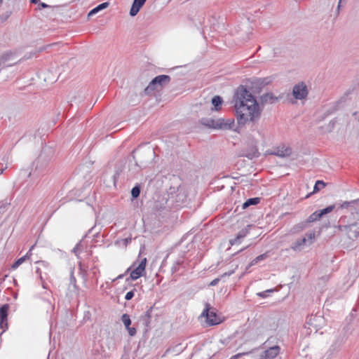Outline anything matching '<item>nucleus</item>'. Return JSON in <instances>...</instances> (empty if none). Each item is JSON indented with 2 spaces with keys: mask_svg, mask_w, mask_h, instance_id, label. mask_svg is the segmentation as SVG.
<instances>
[{
  "mask_svg": "<svg viewBox=\"0 0 359 359\" xmlns=\"http://www.w3.org/2000/svg\"><path fill=\"white\" fill-rule=\"evenodd\" d=\"M358 231H354L353 235H350L349 236L351 238V237H353V238H357L358 236H359V227L358 228Z\"/></svg>",
  "mask_w": 359,
  "mask_h": 359,
  "instance_id": "obj_29",
  "label": "nucleus"
},
{
  "mask_svg": "<svg viewBox=\"0 0 359 359\" xmlns=\"http://www.w3.org/2000/svg\"><path fill=\"white\" fill-rule=\"evenodd\" d=\"M292 153V150L290 147L282 146L281 147H278L274 152V154L280 157L289 156Z\"/></svg>",
  "mask_w": 359,
  "mask_h": 359,
  "instance_id": "obj_13",
  "label": "nucleus"
},
{
  "mask_svg": "<svg viewBox=\"0 0 359 359\" xmlns=\"http://www.w3.org/2000/svg\"><path fill=\"white\" fill-rule=\"evenodd\" d=\"M334 208V205H330L323 210H316L309 217L308 221L313 222L319 220L324 215L331 212Z\"/></svg>",
  "mask_w": 359,
  "mask_h": 359,
  "instance_id": "obj_8",
  "label": "nucleus"
},
{
  "mask_svg": "<svg viewBox=\"0 0 359 359\" xmlns=\"http://www.w3.org/2000/svg\"><path fill=\"white\" fill-rule=\"evenodd\" d=\"M235 115L238 126L249 122H257L262 114V108L252 94L245 88L239 87L233 98Z\"/></svg>",
  "mask_w": 359,
  "mask_h": 359,
  "instance_id": "obj_1",
  "label": "nucleus"
},
{
  "mask_svg": "<svg viewBox=\"0 0 359 359\" xmlns=\"http://www.w3.org/2000/svg\"><path fill=\"white\" fill-rule=\"evenodd\" d=\"M133 297H134V292L130 291L126 293V294L125 296V299L126 300H130Z\"/></svg>",
  "mask_w": 359,
  "mask_h": 359,
  "instance_id": "obj_26",
  "label": "nucleus"
},
{
  "mask_svg": "<svg viewBox=\"0 0 359 359\" xmlns=\"http://www.w3.org/2000/svg\"><path fill=\"white\" fill-rule=\"evenodd\" d=\"M355 226H356V225H355V224H349V225L344 226V229L346 231H348V232L349 233L350 231H352V229H353V228H355Z\"/></svg>",
  "mask_w": 359,
  "mask_h": 359,
  "instance_id": "obj_25",
  "label": "nucleus"
},
{
  "mask_svg": "<svg viewBox=\"0 0 359 359\" xmlns=\"http://www.w3.org/2000/svg\"><path fill=\"white\" fill-rule=\"evenodd\" d=\"M233 130L236 131V132H239L238 128L233 129Z\"/></svg>",
  "mask_w": 359,
  "mask_h": 359,
  "instance_id": "obj_35",
  "label": "nucleus"
},
{
  "mask_svg": "<svg viewBox=\"0 0 359 359\" xmlns=\"http://www.w3.org/2000/svg\"><path fill=\"white\" fill-rule=\"evenodd\" d=\"M40 5H41V7H43V8H46V7H48V5H47V4H46L45 3H41Z\"/></svg>",
  "mask_w": 359,
  "mask_h": 359,
  "instance_id": "obj_32",
  "label": "nucleus"
},
{
  "mask_svg": "<svg viewBox=\"0 0 359 359\" xmlns=\"http://www.w3.org/2000/svg\"><path fill=\"white\" fill-rule=\"evenodd\" d=\"M235 125L234 118H217V130H231Z\"/></svg>",
  "mask_w": 359,
  "mask_h": 359,
  "instance_id": "obj_7",
  "label": "nucleus"
},
{
  "mask_svg": "<svg viewBox=\"0 0 359 359\" xmlns=\"http://www.w3.org/2000/svg\"><path fill=\"white\" fill-rule=\"evenodd\" d=\"M308 240H310L311 241H312L313 240H314L315 238V232L314 231H311V232H309L306 234Z\"/></svg>",
  "mask_w": 359,
  "mask_h": 359,
  "instance_id": "obj_24",
  "label": "nucleus"
},
{
  "mask_svg": "<svg viewBox=\"0 0 359 359\" xmlns=\"http://www.w3.org/2000/svg\"><path fill=\"white\" fill-rule=\"evenodd\" d=\"M130 270H131V267L128 268V269H127V271H126V272H128V271H130Z\"/></svg>",
  "mask_w": 359,
  "mask_h": 359,
  "instance_id": "obj_36",
  "label": "nucleus"
},
{
  "mask_svg": "<svg viewBox=\"0 0 359 359\" xmlns=\"http://www.w3.org/2000/svg\"><path fill=\"white\" fill-rule=\"evenodd\" d=\"M202 125L212 129H216L217 119L203 118L201 120Z\"/></svg>",
  "mask_w": 359,
  "mask_h": 359,
  "instance_id": "obj_14",
  "label": "nucleus"
},
{
  "mask_svg": "<svg viewBox=\"0 0 359 359\" xmlns=\"http://www.w3.org/2000/svg\"><path fill=\"white\" fill-rule=\"evenodd\" d=\"M39 0H31V2L33 3V4H36L38 3Z\"/></svg>",
  "mask_w": 359,
  "mask_h": 359,
  "instance_id": "obj_34",
  "label": "nucleus"
},
{
  "mask_svg": "<svg viewBox=\"0 0 359 359\" xmlns=\"http://www.w3.org/2000/svg\"><path fill=\"white\" fill-rule=\"evenodd\" d=\"M123 276H124V275H123V274H121V275H119V276L116 278V279H121V278H123Z\"/></svg>",
  "mask_w": 359,
  "mask_h": 359,
  "instance_id": "obj_33",
  "label": "nucleus"
},
{
  "mask_svg": "<svg viewBox=\"0 0 359 359\" xmlns=\"http://www.w3.org/2000/svg\"><path fill=\"white\" fill-rule=\"evenodd\" d=\"M25 257H22L20 258H19L18 260H16L12 265L11 268L13 269H16L20 265H21L25 261Z\"/></svg>",
  "mask_w": 359,
  "mask_h": 359,
  "instance_id": "obj_21",
  "label": "nucleus"
},
{
  "mask_svg": "<svg viewBox=\"0 0 359 359\" xmlns=\"http://www.w3.org/2000/svg\"><path fill=\"white\" fill-rule=\"evenodd\" d=\"M306 241L307 239L306 238L297 240L292 244L291 248L294 251L299 250L302 246L306 245Z\"/></svg>",
  "mask_w": 359,
  "mask_h": 359,
  "instance_id": "obj_16",
  "label": "nucleus"
},
{
  "mask_svg": "<svg viewBox=\"0 0 359 359\" xmlns=\"http://www.w3.org/2000/svg\"><path fill=\"white\" fill-rule=\"evenodd\" d=\"M201 316L205 317L206 323L209 326L218 325L222 322L220 317L217 315L215 309H212L209 304L205 305V309Z\"/></svg>",
  "mask_w": 359,
  "mask_h": 359,
  "instance_id": "obj_2",
  "label": "nucleus"
},
{
  "mask_svg": "<svg viewBox=\"0 0 359 359\" xmlns=\"http://www.w3.org/2000/svg\"><path fill=\"white\" fill-rule=\"evenodd\" d=\"M245 236H246V232L245 231H242L239 232L237 234L236 238H235V240L233 241L232 244L236 243L237 242V241H238L240 238H244Z\"/></svg>",
  "mask_w": 359,
  "mask_h": 359,
  "instance_id": "obj_23",
  "label": "nucleus"
},
{
  "mask_svg": "<svg viewBox=\"0 0 359 359\" xmlns=\"http://www.w3.org/2000/svg\"><path fill=\"white\" fill-rule=\"evenodd\" d=\"M109 2H104V3L98 5L97 6H96L95 8H94L93 10H91L89 12L88 16L94 15L95 13L99 12L100 11H101L102 9L107 8L109 6Z\"/></svg>",
  "mask_w": 359,
  "mask_h": 359,
  "instance_id": "obj_17",
  "label": "nucleus"
},
{
  "mask_svg": "<svg viewBox=\"0 0 359 359\" xmlns=\"http://www.w3.org/2000/svg\"><path fill=\"white\" fill-rule=\"evenodd\" d=\"M17 62V58L12 53H6L0 57V64L4 66H11Z\"/></svg>",
  "mask_w": 359,
  "mask_h": 359,
  "instance_id": "obj_9",
  "label": "nucleus"
},
{
  "mask_svg": "<svg viewBox=\"0 0 359 359\" xmlns=\"http://www.w3.org/2000/svg\"><path fill=\"white\" fill-rule=\"evenodd\" d=\"M34 246H32L29 250L27 252V254L23 256L24 257H25V259H29L32 255V250L33 249Z\"/></svg>",
  "mask_w": 359,
  "mask_h": 359,
  "instance_id": "obj_27",
  "label": "nucleus"
},
{
  "mask_svg": "<svg viewBox=\"0 0 359 359\" xmlns=\"http://www.w3.org/2000/svg\"><path fill=\"white\" fill-rule=\"evenodd\" d=\"M266 257H267V254L266 253H264L262 255H260L257 256L255 259H254L251 262L250 265L251 266L255 265L257 263H258L259 261L263 260V259H266Z\"/></svg>",
  "mask_w": 359,
  "mask_h": 359,
  "instance_id": "obj_20",
  "label": "nucleus"
},
{
  "mask_svg": "<svg viewBox=\"0 0 359 359\" xmlns=\"http://www.w3.org/2000/svg\"><path fill=\"white\" fill-rule=\"evenodd\" d=\"M280 352V347L274 346L266 350L261 355L262 359H273Z\"/></svg>",
  "mask_w": 359,
  "mask_h": 359,
  "instance_id": "obj_11",
  "label": "nucleus"
},
{
  "mask_svg": "<svg viewBox=\"0 0 359 359\" xmlns=\"http://www.w3.org/2000/svg\"><path fill=\"white\" fill-rule=\"evenodd\" d=\"M9 305L4 304L0 308V328L5 332L8 329Z\"/></svg>",
  "mask_w": 359,
  "mask_h": 359,
  "instance_id": "obj_6",
  "label": "nucleus"
},
{
  "mask_svg": "<svg viewBox=\"0 0 359 359\" xmlns=\"http://www.w3.org/2000/svg\"><path fill=\"white\" fill-rule=\"evenodd\" d=\"M219 280H220V278H215V279L212 280L210 283L209 285L210 286H215V285H216L219 282Z\"/></svg>",
  "mask_w": 359,
  "mask_h": 359,
  "instance_id": "obj_28",
  "label": "nucleus"
},
{
  "mask_svg": "<svg viewBox=\"0 0 359 359\" xmlns=\"http://www.w3.org/2000/svg\"><path fill=\"white\" fill-rule=\"evenodd\" d=\"M146 265H147V258H143L139 264L133 269L131 270L130 278L133 280H135L145 275L146 271Z\"/></svg>",
  "mask_w": 359,
  "mask_h": 359,
  "instance_id": "obj_4",
  "label": "nucleus"
},
{
  "mask_svg": "<svg viewBox=\"0 0 359 359\" xmlns=\"http://www.w3.org/2000/svg\"><path fill=\"white\" fill-rule=\"evenodd\" d=\"M140 194V189L138 187H134L131 190V194L133 198H137Z\"/></svg>",
  "mask_w": 359,
  "mask_h": 359,
  "instance_id": "obj_22",
  "label": "nucleus"
},
{
  "mask_svg": "<svg viewBox=\"0 0 359 359\" xmlns=\"http://www.w3.org/2000/svg\"><path fill=\"white\" fill-rule=\"evenodd\" d=\"M222 103H223L222 99L218 95L215 96L212 99V104L214 106V109L216 111H219L221 109Z\"/></svg>",
  "mask_w": 359,
  "mask_h": 359,
  "instance_id": "obj_15",
  "label": "nucleus"
},
{
  "mask_svg": "<svg viewBox=\"0 0 359 359\" xmlns=\"http://www.w3.org/2000/svg\"><path fill=\"white\" fill-rule=\"evenodd\" d=\"M233 273H234V271H229L228 273H223L221 276V278H224V277H226V276H229L232 275Z\"/></svg>",
  "mask_w": 359,
  "mask_h": 359,
  "instance_id": "obj_30",
  "label": "nucleus"
},
{
  "mask_svg": "<svg viewBox=\"0 0 359 359\" xmlns=\"http://www.w3.org/2000/svg\"><path fill=\"white\" fill-rule=\"evenodd\" d=\"M292 93L296 99H304L308 95L307 87L304 83H299L294 86Z\"/></svg>",
  "mask_w": 359,
  "mask_h": 359,
  "instance_id": "obj_5",
  "label": "nucleus"
},
{
  "mask_svg": "<svg viewBox=\"0 0 359 359\" xmlns=\"http://www.w3.org/2000/svg\"><path fill=\"white\" fill-rule=\"evenodd\" d=\"M121 320L125 325L126 329L128 330L130 336L133 337L136 334L137 330L135 327H131V320L130 316L127 313H124L121 316Z\"/></svg>",
  "mask_w": 359,
  "mask_h": 359,
  "instance_id": "obj_10",
  "label": "nucleus"
},
{
  "mask_svg": "<svg viewBox=\"0 0 359 359\" xmlns=\"http://www.w3.org/2000/svg\"><path fill=\"white\" fill-rule=\"evenodd\" d=\"M146 0H134L132 7L130 11L131 16H135L137 14L140 9L142 7Z\"/></svg>",
  "mask_w": 359,
  "mask_h": 359,
  "instance_id": "obj_12",
  "label": "nucleus"
},
{
  "mask_svg": "<svg viewBox=\"0 0 359 359\" xmlns=\"http://www.w3.org/2000/svg\"><path fill=\"white\" fill-rule=\"evenodd\" d=\"M325 187V183L323 181L318 180L314 186L313 191H318L320 189H323Z\"/></svg>",
  "mask_w": 359,
  "mask_h": 359,
  "instance_id": "obj_19",
  "label": "nucleus"
},
{
  "mask_svg": "<svg viewBox=\"0 0 359 359\" xmlns=\"http://www.w3.org/2000/svg\"><path fill=\"white\" fill-rule=\"evenodd\" d=\"M1 2H2V0H0V4H1Z\"/></svg>",
  "mask_w": 359,
  "mask_h": 359,
  "instance_id": "obj_37",
  "label": "nucleus"
},
{
  "mask_svg": "<svg viewBox=\"0 0 359 359\" xmlns=\"http://www.w3.org/2000/svg\"><path fill=\"white\" fill-rule=\"evenodd\" d=\"M257 294H258L259 297H263V298H264V297H266V295L265 294V292H259Z\"/></svg>",
  "mask_w": 359,
  "mask_h": 359,
  "instance_id": "obj_31",
  "label": "nucleus"
},
{
  "mask_svg": "<svg viewBox=\"0 0 359 359\" xmlns=\"http://www.w3.org/2000/svg\"><path fill=\"white\" fill-rule=\"evenodd\" d=\"M259 198H250L244 203L243 208H247L251 205H256V204L259 203Z\"/></svg>",
  "mask_w": 359,
  "mask_h": 359,
  "instance_id": "obj_18",
  "label": "nucleus"
},
{
  "mask_svg": "<svg viewBox=\"0 0 359 359\" xmlns=\"http://www.w3.org/2000/svg\"><path fill=\"white\" fill-rule=\"evenodd\" d=\"M170 81V77L168 75H160L156 76L146 88L145 91L149 93L153 91L156 88V86L163 88L164 86L168 84Z\"/></svg>",
  "mask_w": 359,
  "mask_h": 359,
  "instance_id": "obj_3",
  "label": "nucleus"
}]
</instances>
